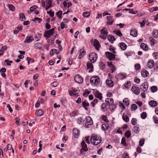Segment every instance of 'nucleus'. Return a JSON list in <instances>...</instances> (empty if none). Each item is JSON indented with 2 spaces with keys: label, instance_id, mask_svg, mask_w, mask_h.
I'll return each instance as SVG.
<instances>
[{
  "label": "nucleus",
  "instance_id": "nucleus-1",
  "mask_svg": "<svg viewBox=\"0 0 158 158\" xmlns=\"http://www.w3.org/2000/svg\"><path fill=\"white\" fill-rule=\"evenodd\" d=\"M101 137L95 134H92L91 137L90 142L91 143L94 145H97L101 143Z\"/></svg>",
  "mask_w": 158,
  "mask_h": 158
},
{
  "label": "nucleus",
  "instance_id": "nucleus-2",
  "mask_svg": "<svg viewBox=\"0 0 158 158\" xmlns=\"http://www.w3.org/2000/svg\"><path fill=\"white\" fill-rule=\"evenodd\" d=\"M100 79L98 76L92 77L90 79L91 84L95 86H98L100 84Z\"/></svg>",
  "mask_w": 158,
  "mask_h": 158
},
{
  "label": "nucleus",
  "instance_id": "nucleus-3",
  "mask_svg": "<svg viewBox=\"0 0 158 158\" xmlns=\"http://www.w3.org/2000/svg\"><path fill=\"white\" fill-rule=\"evenodd\" d=\"M89 59L90 61L92 63H94L98 58V55L95 52H92L90 53L89 55Z\"/></svg>",
  "mask_w": 158,
  "mask_h": 158
},
{
  "label": "nucleus",
  "instance_id": "nucleus-4",
  "mask_svg": "<svg viewBox=\"0 0 158 158\" xmlns=\"http://www.w3.org/2000/svg\"><path fill=\"white\" fill-rule=\"evenodd\" d=\"M54 31V28H52L49 30L46 31L44 34V36L47 38L52 36Z\"/></svg>",
  "mask_w": 158,
  "mask_h": 158
},
{
  "label": "nucleus",
  "instance_id": "nucleus-5",
  "mask_svg": "<svg viewBox=\"0 0 158 158\" xmlns=\"http://www.w3.org/2000/svg\"><path fill=\"white\" fill-rule=\"evenodd\" d=\"M105 54L106 56L110 60H114L115 58L116 55L110 52H107Z\"/></svg>",
  "mask_w": 158,
  "mask_h": 158
},
{
  "label": "nucleus",
  "instance_id": "nucleus-6",
  "mask_svg": "<svg viewBox=\"0 0 158 158\" xmlns=\"http://www.w3.org/2000/svg\"><path fill=\"white\" fill-rule=\"evenodd\" d=\"M74 79L75 82L79 83H81L83 81V79L82 77L78 75L75 76Z\"/></svg>",
  "mask_w": 158,
  "mask_h": 158
},
{
  "label": "nucleus",
  "instance_id": "nucleus-7",
  "mask_svg": "<svg viewBox=\"0 0 158 158\" xmlns=\"http://www.w3.org/2000/svg\"><path fill=\"white\" fill-rule=\"evenodd\" d=\"M85 121L86 122L85 126L86 127H88V125H91L93 124V120L89 116H87L85 118Z\"/></svg>",
  "mask_w": 158,
  "mask_h": 158
},
{
  "label": "nucleus",
  "instance_id": "nucleus-8",
  "mask_svg": "<svg viewBox=\"0 0 158 158\" xmlns=\"http://www.w3.org/2000/svg\"><path fill=\"white\" fill-rule=\"evenodd\" d=\"M81 145L82 146V148L81 149L80 152L81 153H82L83 151H84L85 152H87L88 151L87 145L85 143V142L84 141H82L81 142Z\"/></svg>",
  "mask_w": 158,
  "mask_h": 158
},
{
  "label": "nucleus",
  "instance_id": "nucleus-9",
  "mask_svg": "<svg viewBox=\"0 0 158 158\" xmlns=\"http://www.w3.org/2000/svg\"><path fill=\"white\" fill-rule=\"evenodd\" d=\"M131 90L135 94L138 95L140 93V90L139 87L137 86H133L131 88Z\"/></svg>",
  "mask_w": 158,
  "mask_h": 158
},
{
  "label": "nucleus",
  "instance_id": "nucleus-10",
  "mask_svg": "<svg viewBox=\"0 0 158 158\" xmlns=\"http://www.w3.org/2000/svg\"><path fill=\"white\" fill-rule=\"evenodd\" d=\"M140 88L144 91H146L148 88V83L147 82H144L143 84L140 85Z\"/></svg>",
  "mask_w": 158,
  "mask_h": 158
},
{
  "label": "nucleus",
  "instance_id": "nucleus-11",
  "mask_svg": "<svg viewBox=\"0 0 158 158\" xmlns=\"http://www.w3.org/2000/svg\"><path fill=\"white\" fill-rule=\"evenodd\" d=\"M34 40V38L32 36H27V37L25 40L24 41V43H30Z\"/></svg>",
  "mask_w": 158,
  "mask_h": 158
},
{
  "label": "nucleus",
  "instance_id": "nucleus-12",
  "mask_svg": "<svg viewBox=\"0 0 158 158\" xmlns=\"http://www.w3.org/2000/svg\"><path fill=\"white\" fill-rule=\"evenodd\" d=\"M105 102L106 105L110 106L114 104V100L113 98H107L106 99Z\"/></svg>",
  "mask_w": 158,
  "mask_h": 158
},
{
  "label": "nucleus",
  "instance_id": "nucleus-13",
  "mask_svg": "<svg viewBox=\"0 0 158 158\" xmlns=\"http://www.w3.org/2000/svg\"><path fill=\"white\" fill-rule=\"evenodd\" d=\"M79 134V131L77 129L75 128L73 129V134L75 138H77Z\"/></svg>",
  "mask_w": 158,
  "mask_h": 158
},
{
  "label": "nucleus",
  "instance_id": "nucleus-14",
  "mask_svg": "<svg viewBox=\"0 0 158 158\" xmlns=\"http://www.w3.org/2000/svg\"><path fill=\"white\" fill-rule=\"evenodd\" d=\"M44 111L42 110H38L35 112V114L36 116L39 117L42 116L44 114Z\"/></svg>",
  "mask_w": 158,
  "mask_h": 158
},
{
  "label": "nucleus",
  "instance_id": "nucleus-15",
  "mask_svg": "<svg viewBox=\"0 0 158 158\" xmlns=\"http://www.w3.org/2000/svg\"><path fill=\"white\" fill-rule=\"evenodd\" d=\"M82 105L85 109L87 111L88 110V107L89 106V102L85 100L82 102Z\"/></svg>",
  "mask_w": 158,
  "mask_h": 158
},
{
  "label": "nucleus",
  "instance_id": "nucleus-16",
  "mask_svg": "<svg viewBox=\"0 0 158 158\" xmlns=\"http://www.w3.org/2000/svg\"><path fill=\"white\" fill-rule=\"evenodd\" d=\"M154 64V62L153 60H150L147 63V66L148 67L151 69L152 68Z\"/></svg>",
  "mask_w": 158,
  "mask_h": 158
},
{
  "label": "nucleus",
  "instance_id": "nucleus-17",
  "mask_svg": "<svg viewBox=\"0 0 158 158\" xmlns=\"http://www.w3.org/2000/svg\"><path fill=\"white\" fill-rule=\"evenodd\" d=\"M157 102L154 100L150 101L149 102V105L151 107H155L157 106Z\"/></svg>",
  "mask_w": 158,
  "mask_h": 158
},
{
  "label": "nucleus",
  "instance_id": "nucleus-18",
  "mask_svg": "<svg viewBox=\"0 0 158 158\" xmlns=\"http://www.w3.org/2000/svg\"><path fill=\"white\" fill-rule=\"evenodd\" d=\"M106 83L107 85L110 87H112L113 86V82L110 78L107 80Z\"/></svg>",
  "mask_w": 158,
  "mask_h": 158
},
{
  "label": "nucleus",
  "instance_id": "nucleus-19",
  "mask_svg": "<svg viewBox=\"0 0 158 158\" xmlns=\"http://www.w3.org/2000/svg\"><path fill=\"white\" fill-rule=\"evenodd\" d=\"M43 44L40 43H37L34 44V47L36 49H40L42 47Z\"/></svg>",
  "mask_w": 158,
  "mask_h": 158
},
{
  "label": "nucleus",
  "instance_id": "nucleus-20",
  "mask_svg": "<svg viewBox=\"0 0 158 158\" xmlns=\"http://www.w3.org/2000/svg\"><path fill=\"white\" fill-rule=\"evenodd\" d=\"M119 46L123 50H125L127 48V45L124 43H121L119 44Z\"/></svg>",
  "mask_w": 158,
  "mask_h": 158
},
{
  "label": "nucleus",
  "instance_id": "nucleus-21",
  "mask_svg": "<svg viewBox=\"0 0 158 158\" xmlns=\"http://www.w3.org/2000/svg\"><path fill=\"white\" fill-rule=\"evenodd\" d=\"M130 35L134 37H136L137 35V31L135 29H133L131 30L130 32Z\"/></svg>",
  "mask_w": 158,
  "mask_h": 158
},
{
  "label": "nucleus",
  "instance_id": "nucleus-22",
  "mask_svg": "<svg viewBox=\"0 0 158 158\" xmlns=\"http://www.w3.org/2000/svg\"><path fill=\"white\" fill-rule=\"evenodd\" d=\"M107 39L111 43H113L114 41L115 40V39L112 35H109L107 37Z\"/></svg>",
  "mask_w": 158,
  "mask_h": 158
},
{
  "label": "nucleus",
  "instance_id": "nucleus-23",
  "mask_svg": "<svg viewBox=\"0 0 158 158\" xmlns=\"http://www.w3.org/2000/svg\"><path fill=\"white\" fill-rule=\"evenodd\" d=\"M95 96L97 98H99L100 100H101L102 99V94L99 92L98 91H96L95 92Z\"/></svg>",
  "mask_w": 158,
  "mask_h": 158
},
{
  "label": "nucleus",
  "instance_id": "nucleus-24",
  "mask_svg": "<svg viewBox=\"0 0 158 158\" xmlns=\"http://www.w3.org/2000/svg\"><path fill=\"white\" fill-rule=\"evenodd\" d=\"M107 29L106 27H105L101 30V34L105 35V36H107L108 33L106 31Z\"/></svg>",
  "mask_w": 158,
  "mask_h": 158
},
{
  "label": "nucleus",
  "instance_id": "nucleus-25",
  "mask_svg": "<svg viewBox=\"0 0 158 158\" xmlns=\"http://www.w3.org/2000/svg\"><path fill=\"white\" fill-rule=\"evenodd\" d=\"M149 73L146 70H143L141 72V75L142 77H146L148 76Z\"/></svg>",
  "mask_w": 158,
  "mask_h": 158
},
{
  "label": "nucleus",
  "instance_id": "nucleus-26",
  "mask_svg": "<svg viewBox=\"0 0 158 158\" xmlns=\"http://www.w3.org/2000/svg\"><path fill=\"white\" fill-rule=\"evenodd\" d=\"M99 43L97 40H94V45L95 47L96 48L98 49L99 47Z\"/></svg>",
  "mask_w": 158,
  "mask_h": 158
},
{
  "label": "nucleus",
  "instance_id": "nucleus-27",
  "mask_svg": "<svg viewBox=\"0 0 158 158\" xmlns=\"http://www.w3.org/2000/svg\"><path fill=\"white\" fill-rule=\"evenodd\" d=\"M141 48L145 50H148V47L147 45L145 44L144 43H141L140 45Z\"/></svg>",
  "mask_w": 158,
  "mask_h": 158
},
{
  "label": "nucleus",
  "instance_id": "nucleus-28",
  "mask_svg": "<svg viewBox=\"0 0 158 158\" xmlns=\"http://www.w3.org/2000/svg\"><path fill=\"white\" fill-rule=\"evenodd\" d=\"M102 128L103 130L105 131L108 128L109 125L108 124H103L102 125Z\"/></svg>",
  "mask_w": 158,
  "mask_h": 158
},
{
  "label": "nucleus",
  "instance_id": "nucleus-29",
  "mask_svg": "<svg viewBox=\"0 0 158 158\" xmlns=\"http://www.w3.org/2000/svg\"><path fill=\"white\" fill-rule=\"evenodd\" d=\"M115 47L112 46L111 45H110L109 46V50L112 52L114 54H116L117 52L115 51Z\"/></svg>",
  "mask_w": 158,
  "mask_h": 158
},
{
  "label": "nucleus",
  "instance_id": "nucleus-30",
  "mask_svg": "<svg viewBox=\"0 0 158 158\" xmlns=\"http://www.w3.org/2000/svg\"><path fill=\"white\" fill-rule=\"evenodd\" d=\"M87 68L88 69H90L92 71V69H93V66L92 64L89 62H87Z\"/></svg>",
  "mask_w": 158,
  "mask_h": 158
},
{
  "label": "nucleus",
  "instance_id": "nucleus-31",
  "mask_svg": "<svg viewBox=\"0 0 158 158\" xmlns=\"http://www.w3.org/2000/svg\"><path fill=\"white\" fill-rule=\"evenodd\" d=\"M19 16V19L21 21H23L26 19L25 16L23 13H20Z\"/></svg>",
  "mask_w": 158,
  "mask_h": 158
},
{
  "label": "nucleus",
  "instance_id": "nucleus-32",
  "mask_svg": "<svg viewBox=\"0 0 158 158\" xmlns=\"http://www.w3.org/2000/svg\"><path fill=\"white\" fill-rule=\"evenodd\" d=\"M122 118L123 120L126 122L127 123L128 122L129 119V118L126 115L123 114Z\"/></svg>",
  "mask_w": 158,
  "mask_h": 158
},
{
  "label": "nucleus",
  "instance_id": "nucleus-33",
  "mask_svg": "<svg viewBox=\"0 0 158 158\" xmlns=\"http://www.w3.org/2000/svg\"><path fill=\"white\" fill-rule=\"evenodd\" d=\"M114 32L119 37L122 36L123 35L119 30H115L114 31Z\"/></svg>",
  "mask_w": 158,
  "mask_h": 158
},
{
  "label": "nucleus",
  "instance_id": "nucleus-34",
  "mask_svg": "<svg viewBox=\"0 0 158 158\" xmlns=\"http://www.w3.org/2000/svg\"><path fill=\"white\" fill-rule=\"evenodd\" d=\"M123 102L126 106H128L129 105V101L127 98L124 99L123 100Z\"/></svg>",
  "mask_w": 158,
  "mask_h": 158
},
{
  "label": "nucleus",
  "instance_id": "nucleus-35",
  "mask_svg": "<svg viewBox=\"0 0 158 158\" xmlns=\"http://www.w3.org/2000/svg\"><path fill=\"white\" fill-rule=\"evenodd\" d=\"M69 94L71 96H78L77 94V93H74L72 91H69Z\"/></svg>",
  "mask_w": 158,
  "mask_h": 158
},
{
  "label": "nucleus",
  "instance_id": "nucleus-36",
  "mask_svg": "<svg viewBox=\"0 0 158 158\" xmlns=\"http://www.w3.org/2000/svg\"><path fill=\"white\" fill-rule=\"evenodd\" d=\"M42 4L43 6L46 9V8L49 6V4H48V1H46V2L42 1Z\"/></svg>",
  "mask_w": 158,
  "mask_h": 158
},
{
  "label": "nucleus",
  "instance_id": "nucleus-37",
  "mask_svg": "<svg viewBox=\"0 0 158 158\" xmlns=\"http://www.w3.org/2000/svg\"><path fill=\"white\" fill-rule=\"evenodd\" d=\"M62 14V10H59L56 13V15L59 18H61V15Z\"/></svg>",
  "mask_w": 158,
  "mask_h": 158
},
{
  "label": "nucleus",
  "instance_id": "nucleus-38",
  "mask_svg": "<svg viewBox=\"0 0 158 158\" xmlns=\"http://www.w3.org/2000/svg\"><path fill=\"white\" fill-rule=\"evenodd\" d=\"M124 54L127 57H128V56H131L133 54V52L132 51H127L125 52Z\"/></svg>",
  "mask_w": 158,
  "mask_h": 158
},
{
  "label": "nucleus",
  "instance_id": "nucleus-39",
  "mask_svg": "<svg viewBox=\"0 0 158 158\" xmlns=\"http://www.w3.org/2000/svg\"><path fill=\"white\" fill-rule=\"evenodd\" d=\"M152 35L155 38L158 37V30H154L152 32Z\"/></svg>",
  "mask_w": 158,
  "mask_h": 158
},
{
  "label": "nucleus",
  "instance_id": "nucleus-40",
  "mask_svg": "<svg viewBox=\"0 0 158 158\" xmlns=\"http://www.w3.org/2000/svg\"><path fill=\"white\" fill-rule=\"evenodd\" d=\"M48 1V4H49V6L46 8V10H47L48 8L51 7L52 6V0H46Z\"/></svg>",
  "mask_w": 158,
  "mask_h": 158
},
{
  "label": "nucleus",
  "instance_id": "nucleus-41",
  "mask_svg": "<svg viewBox=\"0 0 158 158\" xmlns=\"http://www.w3.org/2000/svg\"><path fill=\"white\" fill-rule=\"evenodd\" d=\"M102 110L103 112H105L107 110V109L106 107V105L104 103L102 104Z\"/></svg>",
  "mask_w": 158,
  "mask_h": 158
},
{
  "label": "nucleus",
  "instance_id": "nucleus-42",
  "mask_svg": "<svg viewBox=\"0 0 158 158\" xmlns=\"http://www.w3.org/2000/svg\"><path fill=\"white\" fill-rule=\"evenodd\" d=\"M131 135V132L130 131H127L125 132V136L127 138H129Z\"/></svg>",
  "mask_w": 158,
  "mask_h": 158
},
{
  "label": "nucleus",
  "instance_id": "nucleus-43",
  "mask_svg": "<svg viewBox=\"0 0 158 158\" xmlns=\"http://www.w3.org/2000/svg\"><path fill=\"white\" fill-rule=\"evenodd\" d=\"M41 34L40 33H38L36 35L35 38L37 39L36 41H38L40 40L41 37Z\"/></svg>",
  "mask_w": 158,
  "mask_h": 158
},
{
  "label": "nucleus",
  "instance_id": "nucleus-44",
  "mask_svg": "<svg viewBox=\"0 0 158 158\" xmlns=\"http://www.w3.org/2000/svg\"><path fill=\"white\" fill-rule=\"evenodd\" d=\"M110 108L111 111L112 112L114 111V110L116 108V106L114 104H111Z\"/></svg>",
  "mask_w": 158,
  "mask_h": 158
},
{
  "label": "nucleus",
  "instance_id": "nucleus-45",
  "mask_svg": "<svg viewBox=\"0 0 158 158\" xmlns=\"http://www.w3.org/2000/svg\"><path fill=\"white\" fill-rule=\"evenodd\" d=\"M61 101L62 104L64 106H65L66 103V99L65 98H61Z\"/></svg>",
  "mask_w": 158,
  "mask_h": 158
},
{
  "label": "nucleus",
  "instance_id": "nucleus-46",
  "mask_svg": "<svg viewBox=\"0 0 158 158\" xmlns=\"http://www.w3.org/2000/svg\"><path fill=\"white\" fill-rule=\"evenodd\" d=\"M137 108V106L136 104H135L131 105V109L132 110H135Z\"/></svg>",
  "mask_w": 158,
  "mask_h": 158
},
{
  "label": "nucleus",
  "instance_id": "nucleus-47",
  "mask_svg": "<svg viewBox=\"0 0 158 158\" xmlns=\"http://www.w3.org/2000/svg\"><path fill=\"white\" fill-rule=\"evenodd\" d=\"M32 21L35 22L38 21V23H40L42 21V19L39 18H35L34 19H32Z\"/></svg>",
  "mask_w": 158,
  "mask_h": 158
},
{
  "label": "nucleus",
  "instance_id": "nucleus-48",
  "mask_svg": "<svg viewBox=\"0 0 158 158\" xmlns=\"http://www.w3.org/2000/svg\"><path fill=\"white\" fill-rule=\"evenodd\" d=\"M57 52V50L55 49H52L50 52V54L51 55L53 56L55 53Z\"/></svg>",
  "mask_w": 158,
  "mask_h": 158
},
{
  "label": "nucleus",
  "instance_id": "nucleus-49",
  "mask_svg": "<svg viewBox=\"0 0 158 158\" xmlns=\"http://www.w3.org/2000/svg\"><path fill=\"white\" fill-rule=\"evenodd\" d=\"M133 130L134 132L136 133H138L139 132V128L136 126L133 127Z\"/></svg>",
  "mask_w": 158,
  "mask_h": 158
},
{
  "label": "nucleus",
  "instance_id": "nucleus-50",
  "mask_svg": "<svg viewBox=\"0 0 158 158\" xmlns=\"http://www.w3.org/2000/svg\"><path fill=\"white\" fill-rule=\"evenodd\" d=\"M149 41L152 43V45H154L155 44V42L156 41L152 37H150L149 38Z\"/></svg>",
  "mask_w": 158,
  "mask_h": 158
},
{
  "label": "nucleus",
  "instance_id": "nucleus-51",
  "mask_svg": "<svg viewBox=\"0 0 158 158\" xmlns=\"http://www.w3.org/2000/svg\"><path fill=\"white\" fill-rule=\"evenodd\" d=\"M120 78L121 79H123L126 78V74L124 73H120Z\"/></svg>",
  "mask_w": 158,
  "mask_h": 158
},
{
  "label": "nucleus",
  "instance_id": "nucleus-52",
  "mask_svg": "<svg viewBox=\"0 0 158 158\" xmlns=\"http://www.w3.org/2000/svg\"><path fill=\"white\" fill-rule=\"evenodd\" d=\"M151 89L152 92H154L157 90V88L156 86H153L151 87Z\"/></svg>",
  "mask_w": 158,
  "mask_h": 158
},
{
  "label": "nucleus",
  "instance_id": "nucleus-53",
  "mask_svg": "<svg viewBox=\"0 0 158 158\" xmlns=\"http://www.w3.org/2000/svg\"><path fill=\"white\" fill-rule=\"evenodd\" d=\"M83 121V118L81 117L79 118L77 120V123L78 124H82V122Z\"/></svg>",
  "mask_w": 158,
  "mask_h": 158
},
{
  "label": "nucleus",
  "instance_id": "nucleus-54",
  "mask_svg": "<svg viewBox=\"0 0 158 158\" xmlns=\"http://www.w3.org/2000/svg\"><path fill=\"white\" fill-rule=\"evenodd\" d=\"M121 143L124 146H127V144L126 142V140L124 138H123L122 140Z\"/></svg>",
  "mask_w": 158,
  "mask_h": 158
},
{
  "label": "nucleus",
  "instance_id": "nucleus-55",
  "mask_svg": "<svg viewBox=\"0 0 158 158\" xmlns=\"http://www.w3.org/2000/svg\"><path fill=\"white\" fill-rule=\"evenodd\" d=\"M7 6L9 10H14L15 9L14 6L12 4H8Z\"/></svg>",
  "mask_w": 158,
  "mask_h": 158
},
{
  "label": "nucleus",
  "instance_id": "nucleus-56",
  "mask_svg": "<svg viewBox=\"0 0 158 158\" xmlns=\"http://www.w3.org/2000/svg\"><path fill=\"white\" fill-rule=\"evenodd\" d=\"M135 69L136 70H138L140 69V65L139 64H136L135 66Z\"/></svg>",
  "mask_w": 158,
  "mask_h": 158
},
{
  "label": "nucleus",
  "instance_id": "nucleus-57",
  "mask_svg": "<svg viewBox=\"0 0 158 158\" xmlns=\"http://www.w3.org/2000/svg\"><path fill=\"white\" fill-rule=\"evenodd\" d=\"M47 13L50 15V16L52 17L54 16V13L52 10H49L47 11Z\"/></svg>",
  "mask_w": 158,
  "mask_h": 158
},
{
  "label": "nucleus",
  "instance_id": "nucleus-58",
  "mask_svg": "<svg viewBox=\"0 0 158 158\" xmlns=\"http://www.w3.org/2000/svg\"><path fill=\"white\" fill-rule=\"evenodd\" d=\"M136 121H137V120L136 118H133L131 121V123L132 125H134L136 124V123H137Z\"/></svg>",
  "mask_w": 158,
  "mask_h": 158
},
{
  "label": "nucleus",
  "instance_id": "nucleus-59",
  "mask_svg": "<svg viewBox=\"0 0 158 158\" xmlns=\"http://www.w3.org/2000/svg\"><path fill=\"white\" fill-rule=\"evenodd\" d=\"M144 143V140L143 139H140L139 141V145L140 146H143Z\"/></svg>",
  "mask_w": 158,
  "mask_h": 158
},
{
  "label": "nucleus",
  "instance_id": "nucleus-60",
  "mask_svg": "<svg viewBox=\"0 0 158 158\" xmlns=\"http://www.w3.org/2000/svg\"><path fill=\"white\" fill-rule=\"evenodd\" d=\"M5 62L6 63L7 65L10 66V65L11 63H12L13 62L12 60H5Z\"/></svg>",
  "mask_w": 158,
  "mask_h": 158
},
{
  "label": "nucleus",
  "instance_id": "nucleus-61",
  "mask_svg": "<svg viewBox=\"0 0 158 158\" xmlns=\"http://www.w3.org/2000/svg\"><path fill=\"white\" fill-rule=\"evenodd\" d=\"M90 15L89 12H84L83 14V15L84 17H88Z\"/></svg>",
  "mask_w": 158,
  "mask_h": 158
},
{
  "label": "nucleus",
  "instance_id": "nucleus-62",
  "mask_svg": "<svg viewBox=\"0 0 158 158\" xmlns=\"http://www.w3.org/2000/svg\"><path fill=\"white\" fill-rule=\"evenodd\" d=\"M147 116V114L146 112H143L141 115V117L143 119L145 118Z\"/></svg>",
  "mask_w": 158,
  "mask_h": 158
},
{
  "label": "nucleus",
  "instance_id": "nucleus-63",
  "mask_svg": "<svg viewBox=\"0 0 158 158\" xmlns=\"http://www.w3.org/2000/svg\"><path fill=\"white\" fill-rule=\"evenodd\" d=\"M114 21V20L113 19H111L110 20H109L107 22V24L108 25H111Z\"/></svg>",
  "mask_w": 158,
  "mask_h": 158
},
{
  "label": "nucleus",
  "instance_id": "nucleus-64",
  "mask_svg": "<svg viewBox=\"0 0 158 158\" xmlns=\"http://www.w3.org/2000/svg\"><path fill=\"white\" fill-rule=\"evenodd\" d=\"M58 85V83L56 81H54L51 84V85L53 87H56Z\"/></svg>",
  "mask_w": 158,
  "mask_h": 158
}]
</instances>
